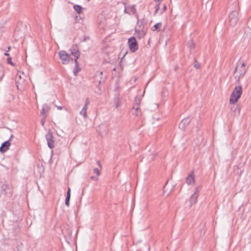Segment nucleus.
I'll return each instance as SVG.
<instances>
[{"label": "nucleus", "mask_w": 251, "mask_h": 251, "mask_svg": "<svg viewBox=\"0 0 251 251\" xmlns=\"http://www.w3.org/2000/svg\"><path fill=\"white\" fill-rule=\"evenodd\" d=\"M251 34V28L248 27L245 29V35L248 37L250 36V34Z\"/></svg>", "instance_id": "nucleus-24"}, {"label": "nucleus", "mask_w": 251, "mask_h": 251, "mask_svg": "<svg viewBox=\"0 0 251 251\" xmlns=\"http://www.w3.org/2000/svg\"><path fill=\"white\" fill-rule=\"evenodd\" d=\"M91 179L93 180H97L98 178L96 176H91Z\"/></svg>", "instance_id": "nucleus-33"}, {"label": "nucleus", "mask_w": 251, "mask_h": 251, "mask_svg": "<svg viewBox=\"0 0 251 251\" xmlns=\"http://www.w3.org/2000/svg\"><path fill=\"white\" fill-rule=\"evenodd\" d=\"M229 24L234 26L238 21V12L236 10L231 12L228 16Z\"/></svg>", "instance_id": "nucleus-6"}, {"label": "nucleus", "mask_w": 251, "mask_h": 251, "mask_svg": "<svg viewBox=\"0 0 251 251\" xmlns=\"http://www.w3.org/2000/svg\"><path fill=\"white\" fill-rule=\"evenodd\" d=\"M145 19H142L141 20H138L137 22V28H145Z\"/></svg>", "instance_id": "nucleus-18"}, {"label": "nucleus", "mask_w": 251, "mask_h": 251, "mask_svg": "<svg viewBox=\"0 0 251 251\" xmlns=\"http://www.w3.org/2000/svg\"><path fill=\"white\" fill-rule=\"evenodd\" d=\"M10 145V143L9 141L4 142L0 147V151L1 152H4L8 150Z\"/></svg>", "instance_id": "nucleus-13"}, {"label": "nucleus", "mask_w": 251, "mask_h": 251, "mask_svg": "<svg viewBox=\"0 0 251 251\" xmlns=\"http://www.w3.org/2000/svg\"><path fill=\"white\" fill-rule=\"evenodd\" d=\"M75 63V67L73 71V73L75 75H77L78 73L80 71L79 67V63L78 61H74Z\"/></svg>", "instance_id": "nucleus-17"}, {"label": "nucleus", "mask_w": 251, "mask_h": 251, "mask_svg": "<svg viewBox=\"0 0 251 251\" xmlns=\"http://www.w3.org/2000/svg\"><path fill=\"white\" fill-rule=\"evenodd\" d=\"M89 103H90V101L89 100V99L87 98L86 100H85V104H84L83 106H86V107L88 108V105L89 104Z\"/></svg>", "instance_id": "nucleus-30"}, {"label": "nucleus", "mask_w": 251, "mask_h": 251, "mask_svg": "<svg viewBox=\"0 0 251 251\" xmlns=\"http://www.w3.org/2000/svg\"><path fill=\"white\" fill-rule=\"evenodd\" d=\"M97 164L100 167V169L98 168L94 169L93 171L95 174H97V176H100V169L101 168V163L100 161L98 160L97 161Z\"/></svg>", "instance_id": "nucleus-20"}, {"label": "nucleus", "mask_w": 251, "mask_h": 251, "mask_svg": "<svg viewBox=\"0 0 251 251\" xmlns=\"http://www.w3.org/2000/svg\"><path fill=\"white\" fill-rule=\"evenodd\" d=\"M166 6L165 5H164L163 7V9H162L161 13L165 11L166 10Z\"/></svg>", "instance_id": "nucleus-34"}, {"label": "nucleus", "mask_w": 251, "mask_h": 251, "mask_svg": "<svg viewBox=\"0 0 251 251\" xmlns=\"http://www.w3.org/2000/svg\"><path fill=\"white\" fill-rule=\"evenodd\" d=\"M189 123L188 119H185L181 121L179 124V127L182 129H184L185 128L186 124L188 125Z\"/></svg>", "instance_id": "nucleus-16"}, {"label": "nucleus", "mask_w": 251, "mask_h": 251, "mask_svg": "<svg viewBox=\"0 0 251 251\" xmlns=\"http://www.w3.org/2000/svg\"><path fill=\"white\" fill-rule=\"evenodd\" d=\"M102 75V72H100V75Z\"/></svg>", "instance_id": "nucleus-40"}, {"label": "nucleus", "mask_w": 251, "mask_h": 251, "mask_svg": "<svg viewBox=\"0 0 251 251\" xmlns=\"http://www.w3.org/2000/svg\"><path fill=\"white\" fill-rule=\"evenodd\" d=\"M50 107L47 104H43L42 106V109L41 111V114L43 116L46 115V114L49 111Z\"/></svg>", "instance_id": "nucleus-15"}, {"label": "nucleus", "mask_w": 251, "mask_h": 251, "mask_svg": "<svg viewBox=\"0 0 251 251\" xmlns=\"http://www.w3.org/2000/svg\"><path fill=\"white\" fill-rule=\"evenodd\" d=\"M8 51H6V52L4 53V55L5 56H9V54L7 53Z\"/></svg>", "instance_id": "nucleus-36"}, {"label": "nucleus", "mask_w": 251, "mask_h": 251, "mask_svg": "<svg viewBox=\"0 0 251 251\" xmlns=\"http://www.w3.org/2000/svg\"><path fill=\"white\" fill-rule=\"evenodd\" d=\"M71 198V189L68 187L67 192V196L65 199V204L67 206L69 207L70 205V200Z\"/></svg>", "instance_id": "nucleus-14"}, {"label": "nucleus", "mask_w": 251, "mask_h": 251, "mask_svg": "<svg viewBox=\"0 0 251 251\" xmlns=\"http://www.w3.org/2000/svg\"><path fill=\"white\" fill-rule=\"evenodd\" d=\"M159 4L160 3L157 4L155 6V13H157L158 10H159Z\"/></svg>", "instance_id": "nucleus-31"}, {"label": "nucleus", "mask_w": 251, "mask_h": 251, "mask_svg": "<svg viewBox=\"0 0 251 251\" xmlns=\"http://www.w3.org/2000/svg\"><path fill=\"white\" fill-rule=\"evenodd\" d=\"M135 32L137 33V37L141 39L144 37L147 32L146 28H135Z\"/></svg>", "instance_id": "nucleus-9"}, {"label": "nucleus", "mask_w": 251, "mask_h": 251, "mask_svg": "<svg viewBox=\"0 0 251 251\" xmlns=\"http://www.w3.org/2000/svg\"><path fill=\"white\" fill-rule=\"evenodd\" d=\"M53 138L52 132L49 129L48 133L46 135V139L47 141L48 146L50 149L54 147V141Z\"/></svg>", "instance_id": "nucleus-8"}, {"label": "nucleus", "mask_w": 251, "mask_h": 251, "mask_svg": "<svg viewBox=\"0 0 251 251\" xmlns=\"http://www.w3.org/2000/svg\"><path fill=\"white\" fill-rule=\"evenodd\" d=\"M128 45L129 49L132 52H135L138 49L137 42L134 37H131L128 39Z\"/></svg>", "instance_id": "nucleus-7"}, {"label": "nucleus", "mask_w": 251, "mask_h": 251, "mask_svg": "<svg viewBox=\"0 0 251 251\" xmlns=\"http://www.w3.org/2000/svg\"><path fill=\"white\" fill-rule=\"evenodd\" d=\"M25 75L24 73H18L15 77V82L18 90H23L26 86Z\"/></svg>", "instance_id": "nucleus-3"}, {"label": "nucleus", "mask_w": 251, "mask_h": 251, "mask_svg": "<svg viewBox=\"0 0 251 251\" xmlns=\"http://www.w3.org/2000/svg\"><path fill=\"white\" fill-rule=\"evenodd\" d=\"M56 107L59 110H62L63 108L62 106H56Z\"/></svg>", "instance_id": "nucleus-35"}, {"label": "nucleus", "mask_w": 251, "mask_h": 251, "mask_svg": "<svg viewBox=\"0 0 251 251\" xmlns=\"http://www.w3.org/2000/svg\"><path fill=\"white\" fill-rule=\"evenodd\" d=\"M74 9L79 14L82 13V7L79 5H75Z\"/></svg>", "instance_id": "nucleus-23"}, {"label": "nucleus", "mask_w": 251, "mask_h": 251, "mask_svg": "<svg viewBox=\"0 0 251 251\" xmlns=\"http://www.w3.org/2000/svg\"><path fill=\"white\" fill-rule=\"evenodd\" d=\"M125 13H128V12L126 11V8L124 10Z\"/></svg>", "instance_id": "nucleus-37"}, {"label": "nucleus", "mask_w": 251, "mask_h": 251, "mask_svg": "<svg viewBox=\"0 0 251 251\" xmlns=\"http://www.w3.org/2000/svg\"><path fill=\"white\" fill-rule=\"evenodd\" d=\"M99 128V129H103L104 130V132H102L101 131H99V132L100 135L101 136H102L104 134H107L108 130H107V127L106 126L100 125V126Z\"/></svg>", "instance_id": "nucleus-19"}, {"label": "nucleus", "mask_w": 251, "mask_h": 251, "mask_svg": "<svg viewBox=\"0 0 251 251\" xmlns=\"http://www.w3.org/2000/svg\"><path fill=\"white\" fill-rule=\"evenodd\" d=\"M161 25H162L161 23H158L156 24L152 27V30L159 31L160 30Z\"/></svg>", "instance_id": "nucleus-22"}, {"label": "nucleus", "mask_w": 251, "mask_h": 251, "mask_svg": "<svg viewBox=\"0 0 251 251\" xmlns=\"http://www.w3.org/2000/svg\"><path fill=\"white\" fill-rule=\"evenodd\" d=\"M4 75V72L3 67L0 65V81L2 80Z\"/></svg>", "instance_id": "nucleus-26"}, {"label": "nucleus", "mask_w": 251, "mask_h": 251, "mask_svg": "<svg viewBox=\"0 0 251 251\" xmlns=\"http://www.w3.org/2000/svg\"><path fill=\"white\" fill-rule=\"evenodd\" d=\"M246 64L244 62H240L239 61L237 63V65L234 71V75H236L235 77L237 82L240 83V79L242 78L246 74L247 69L245 68Z\"/></svg>", "instance_id": "nucleus-1"}, {"label": "nucleus", "mask_w": 251, "mask_h": 251, "mask_svg": "<svg viewBox=\"0 0 251 251\" xmlns=\"http://www.w3.org/2000/svg\"><path fill=\"white\" fill-rule=\"evenodd\" d=\"M242 94V86L240 85L236 86L230 95L229 99L230 103L235 104L238 100Z\"/></svg>", "instance_id": "nucleus-2"}, {"label": "nucleus", "mask_w": 251, "mask_h": 251, "mask_svg": "<svg viewBox=\"0 0 251 251\" xmlns=\"http://www.w3.org/2000/svg\"><path fill=\"white\" fill-rule=\"evenodd\" d=\"M194 172L192 171L186 177V182L188 185H191L195 182Z\"/></svg>", "instance_id": "nucleus-10"}, {"label": "nucleus", "mask_w": 251, "mask_h": 251, "mask_svg": "<svg viewBox=\"0 0 251 251\" xmlns=\"http://www.w3.org/2000/svg\"><path fill=\"white\" fill-rule=\"evenodd\" d=\"M142 97L141 96H137L135 98L134 104L132 109V114L136 116H139L141 115V109L139 105L141 102Z\"/></svg>", "instance_id": "nucleus-4"}, {"label": "nucleus", "mask_w": 251, "mask_h": 251, "mask_svg": "<svg viewBox=\"0 0 251 251\" xmlns=\"http://www.w3.org/2000/svg\"><path fill=\"white\" fill-rule=\"evenodd\" d=\"M199 191L198 188L196 189V191L193 194H192L189 199V201L190 202V205L192 206L193 204L196 203L197 201V199L199 196L198 195Z\"/></svg>", "instance_id": "nucleus-11"}, {"label": "nucleus", "mask_w": 251, "mask_h": 251, "mask_svg": "<svg viewBox=\"0 0 251 251\" xmlns=\"http://www.w3.org/2000/svg\"><path fill=\"white\" fill-rule=\"evenodd\" d=\"M188 46L190 48L192 49L194 48V44L192 41H190L188 42Z\"/></svg>", "instance_id": "nucleus-28"}, {"label": "nucleus", "mask_w": 251, "mask_h": 251, "mask_svg": "<svg viewBox=\"0 0 251 251\" xmlns=\"http://www.w3.org/2000/svg\"><path fill=\"white\" fill-rule=\"evenodd\" d=\"M71 54L74 56V61H77L80 56V52L77 48H73L70 49Z\"/></svg>", "instance_id": "nucleus-12"}, {"label": "nucleus", "mask_w": 251, "mask_h": 251, "mask_svg": "<svg viewBox=\"0 0 251 251\" xmlns=\"http://www.w3.org/2000/svg\"><path fill=\"white\" fill-rule=\"evenodd\" d=\"M59 58L61 59L62 63L64 65L68 64L71 60L73 59L71 58L70 55L65 50H61L58 52Z\"/></svg>", "instance_id": "nucleus-5"}, {"label": "nucleus", "mask_w": 251, "mask_h": 251, "mask_svg": "<svg viewBox=\"0 0 251 251\" xmlns=\"http://www.w3.org/2000/svg\"><path fill=\"white\" fill-rule=\"evenodd\" d=\"M155 1H161L163 0H154Z\"/></svg>", "instance_id": "nucleus-38"}, {"label": "nucleus", "mask_w": 251, "mask_h": 251, "mask_svg": "<svg viewBox=\"0 0 251 251\" xmlns=\"http://www.w3.org/2000/svg\"><path fill=\"white\" fill-rule=\"evenodd\" d=\"M12 58L11 57H8L7 59V62L8 64H10L12 66H15L14 64L12 63L11 61Z\"/></svg>", "instance_id": "nucleus-29"}, {"label": "nucleus", "mask_w": 251, "mask_h": 251, "mask_svg": "<svg viewBox=\"0 0 251 251\" xmlns=\"http://www.w3.org/2000/svg\"><path fill=\"white\" fill-rule=\"evenodd\" d=\"M10 49H11V47H9L8 48V50H7V51H9V50H10Z\"/></svg>", "instance_id": "nucleus-39"}, {"label": "nucleus", "mask_w": 251, "mask_h": 251, "mask_svg": "<svg viewBox=\"0 0 251 251\" xmlns=\"http://www.w3.org/2000/svg\"><path fill=\"white\" fill-rule=\"evenodd\" d=\"M194 67L196 69H199L201 68L200 64L196 58L194 59Z\"/></svg>", "instance_id": "nucleus-25"}, {"label": "nucleus", "mask_w": 251, "mask_h": 251, "mask_svg": "<svg viewBox=\"0 0 251 251\" xmlns=\"http://www.w3.org/2000/svg\"><path fill=\"white\" fill-rule=\"evenodd\" d=\"M87 107H86V106H83L82 110L80 112V114L84 118L86 119L88 117L87 114Z\"/></svg>", "instance_id": "nucleus-21"}, {"label": "nucleus", "mask_w": 251, "mask_h": 251, "mask_svg": "<svg viewBox=\"0 0 251 251\" xmlns=\"http://www.w3.org/2000/svg\"><path fill=\"white\" fill-rule=\"evenodd\" d=\"M131 11L132 13H135L136 11V8L134 5H132L131 7Z\"/></svg>", "instance_id": "nucleus-32"}, {"label": "nucleus", "mask_w": 251, "mask_h": 251, "mask_svg": "<svg viewBox=\"0 0 251 251\" xmlns=\"http://www.w3.org/2000/svg\"><path fill=\"white\" fill-rule=\"evenodd\" d=\"M47 117V115L43 116V118H42V119L41 120V123L42 126H44L45 125Z\"/></svg>", "instance_id": "nucleus-27"}]
</instances>
